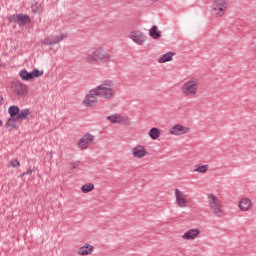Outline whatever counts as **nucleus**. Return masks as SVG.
I'll use <instances>...</instances> for the list:
<instances>
[{
    "mask_svg": "<svg viewBox=\"0 0 256 256\" xmlns=\"http://www.w3.org/2000/svg\"><path fill=\"white\" fill-rule=\"evenodd\" d=\"M115 95V83L111 80H104L100 85L89 90L82 103L84 107H97L99 97L111 101Z\"/></svg>",
    "mask_w": 256,
    "mask_h": 256,
    "instance_id": "nucleus-1",
    "label": "nucleus"
},
{
    "mask_svg": "<svg viewBox=\"0 0 256 256\" xmlns=\"http://www.w3.org/2000/svg\"><path fill=\"white\" fill-rule=\"evenodd\" d=\"M111 61V54L104 48H95L85 57V62L88 65H99V63H109Z\"/></svg>",
    "mask_w": 256,
    "mask_h": 256,
    "instance_id": "nucleus-2",
    "label": "nucleus"
},
{
    "mask_svg": "<svg viewBox=\"0 0 256 256\" xmlns=\"http://www.w3.org/2000/svg\"><path fill=\"white\" fill-rule=\"evenodd\" d=\"M199 78L190 77L181 87V93L184 97H196L199 93Z\"/></svg>",
    "mask_w": 256,
    "mask_h": 256,
    "instance_id": "nucleus-3",
    "label": "nucleus"
},
{
    "mask_svg": "<svg viewBox=\"0 0 256 256\" xmlns=\"http://www.w3.org/2000/svg\"><path fill=\"white\" fill-rule=\"evenodd\" d=\"M207 203H208L210 213H212L214 217L221 219L224 215V211H223V203H221V200L219 199V197H217V195L213 193H210L208 194Z\"/></svg>",
    "mask_w": 256,
    "mask_h": 256,
    "instance_id": "nucleus-4",
    "label": "nucleus"
},
{
    "mask_svg": "<svg viewBox=\"0 0 256 256\" xmlns=\"http://www.w3.org/2000/svg\"><path fill=\"white\" fill-rule=\"evenodd\" d=\"M9 23H16L19 27L31 23V17L27 14H12L7 17Z\"/></svg>",
    "mask_w": 256,
    "mask_h": 256,
    "instance_id": "nucleus-5",
    "label": "nucleus"
},
{
    "mask_svg": "<svg viewBox=\"0 0 256 256\" xmlns=\"http://www.w3.org/2000/svg\"><path fill=\"white\" fill-rule=\"evenodd\" d=\"M227 0H214L213 2V11L214 15L217 18H221L227 13V7H228Z\"/></svg>",
    "mask_w": 256,
    "mask_h": 256,
    "instance_id": "nucleus-6",
    "label": "nucleus"
},
{
    "mask_svg": "<svg viewBox=\"0 0 256 256\" xmlns=\"http://www.w3.org/2000/svg\"><path fill=\"white\" fill-rule=\"evenodd\" d=\"M174 195L177 207H180V209H185L189 205V200H187V195L185 192L176 188L174 190Z\"/></svg>",
    "mask_w": 256,
    "mask_h": 256,
    "instance_id": "nucleus-7",
    "label": "nucleus"
},
{
    "mask_svg": "<svg viewBox=\"0 0 256 256\" xmlns=\"http://www.w3.org/2000/svg\"><path fill=\"white\" fill-rule=\"evenodd\" d=\"M107 121L119 125H131V118H129V116H121V114H113L111 116H107Z\"/></svg>",
    "mask_w": 256,
    "mask_h": 256,
    "instance_id": "nucleus-8",
    "label": "nucleus"
},
{
    "mask_svg": "<svg viewBox=\"0 0 256 256\" xmlns=\"http://www.w3.org/2000/svg\"><path fill=\"white\" fill-rule=\"evenodd\" d=\"M94 142L95 136L87 133L78 141V147L83 151L85 149H89V146L93 145Z\"/></svg>",
    "mask_w": 256,
    "mask_h": 256,
    "instance_id": "nucleus-9",
    "label": "nucleus"
},
{
    "mask_svg": "<svg viewBox=\"0 0 256 256\" xmlns=\"http://www.w3.org/2000/svg\"><path fill=\"white\" fill-rule=\"evenodd\" d=\"M188 133H191V129L181 124H176L170 128V135H175L176 137L187 135Z\"/></svg>",
    "mask_w": 256,
    "mask_h": 256,
    "instance_id": "nucleus-10",
    "label": "nucleus"
},
{
    "mask_svg": "<svg viewBox=\"0 0 256 256\" xmlns=\"http://www.w3.org/2000/svg\"><path fill=\"white\" fill-rule=\"evenodd\" d=\"M129 39L136 43V45H143L147 41V36L139 30L132 31L129 34Z\"/></svg>",
    "mask_w": 256,
    "mask_h": 256,
    "instance_id": "nucleus-11",
    "label": "nucleus"
},
{
    "mask_svg": "<svg viewBox=\"0 0 256 256\" xmlns=\"http://www.w3.org/2000/svg\"><path fill=\"white\" fill-rule=\"evenodd\" d=\"M147 155V149L143 145H136L132 148V157H134V159H144Z\"/></svg>",
    "mask_w": 256,
    "mask_h": 256,
    "instance_id": "nucleus-12",
    "label": "nucleus"
},
{
    "mask_svg": "<svg viewBox=\"0 0 256 256\" xmlns=\"http://www.w3.org/2000/svg\"><path fill=\"white\" fill-rule=\"evenodd\" d=\"M199 235H201V230H199L197 228H193V229L186 231L182 235V239L184 241H195V239H197V237H199Z\"/></svg>",
    "mask_w": 256,
    "mask_h": 256,
    "instance_id": "nucleus-13",
    "label": "nucleus"
},
{
    "mask_svg": "<svg viewBox=\"0 0 256 256\" xmlns=\"http://www.w3.org/2000/svg\"><path fill=\"white\" fill-rule=\"evenodd\" d=\"M13 88L16 95H20V96L27 95V85L23 84V82H19V81L14 82Z\"/></svg>",
    "mask_w": 256,
    "mask_h": 256,
    "instance_id": "nucleus-14",
    "label": "nucleus"
},
{
    "mask_svg": "<svg viewBox=\"0 0 256 256\" xmlns=\"http://www.w3.org/2000/svg\"><path fill=\"white\" fill-rule=\"evenodd\" d=\"M94 251H95V247H93V245L84 244L82 247H80L77 250V254L81 256H87V255H92Z\"/></svg>",
    "mask_w": 256,
    "mask_h": 256,
    "instance_id": "nucleus-15",
    "label": "nucleus"
},
{
    "mask_svg": "<svg viewBox=\"0 0 256 256\" xmlns=\"http://www.w3.org/2000/svg\"><path fill=\"white\" fill-rule=\"evenodd\" d=\"M253 207V202L249 198H242L239 202V208L241 211H249Z\"/></svg>",
    "mask_w": 256,
    "mask_h": 256,
    "instance_id": "nucleus-16",
    "label": "nucleus"
},
{
    "mask_svg": "<svg viewBox=\"0 0 256 256\" xmlns=\"http://www.w3.org/2000/svg\"><path fill=\"white\" fill-rule=\"evenodd\" d=\"M60 41H63V36H50L44 38L42 43L43 45H56V43H59Z\"/></svg>",
    "mask_w": 256,
    "mask_h": 256,
    "instance_id": "nucleus-17",
    "label": "nucleus"
},
{
    "mask_svg": "<svg viewBox=\"0 0 256 256\" xmlns=\"http://www.w3.org/2000/svg\"><path fill=\"white\" fill-rule=\"evenodd\" d=\"M17 123H20L17 117L10 116L4 127L5 129H9V131H13V129L17 128Z\"/></svg>",
    "mask_w": 256,
    "mask_h": 256,
    "instance_id": "nucleus-18",
    "label": "nucleus"
},
{
    "mask_svg": "<svg viewBox=\"0 0 256 256\" xmlns=\"http://www.w3.org/2000/svg\"><path fill=\"white\" fill-rule=\"evenodd\" d=\"M81 165V162L74 161V162H68L66 173L69 175V177H73V173H75L76 167H79Z\"/></svg>",
    "mask_w": 256,
    "mask_h": 256,
    "instance_id": "nucleus-19",
    "label": "nucleus"
},
{
    "mask_svg": "<svg viewBox=\"0 0 256 256\" xmlns=\"http://www.w3.org/2000/svg\"><path fill=\"white\" fill-rule=\"evenodd\" d=\"M29 115H31V111L25 108L19 111L18 115L16 116V119L21 123L22 121H25V119H27Z\"/></svg>",
    "mask_w": 256,
    "mask_h": 256,
    "instance_id": "nucleus-20",
    "label": "nucleus"
},
{
    "mask_svg": "<svg viewBox=\"0 0 256 256\" xmlns=\"http://www.w3.org/2000/svg\"><path fill=\"white\" fill-rule=\"evenodd\" d=\"M173 57H175V52H168L158 58V63H168L169 61L173 60Z\"/></svg>",
    "mask_w": 256,
    "mask_h": 256,
    "instance_id": "nucleus-21",
    "label": "nucleus"
},
{
    "mask_svg": "<svg viewBox=\"0 0 256 256\" xmlns=\"http://www.w3.org/2000/svg\"><path fill=\"white\" fill-rule=\"evenodd\" d=\"M41 75H43V71H40L39 69H34L32 72H28L26 81H30V79L41 77Z\"/></svg>",
    "mask_w": 256,
    "mask_h": 256,
    "instance_id": "nucleus-22",
    "label": "nucleus"
},
{
    "mask_svg": "<svg viewBox=\"0 0 256 256\" xmlns=\"http://www.w3.org/2000/svg\"><path fill=\"white\" fill-rule=\"evenodd\" d=\"M150 37L152 39H160L161 38V31H159V28L157 26H152V28L149 31Z\"/></svg>",
    "mask_w": 256,
    "mask_h": 256,
    "instance_id": "nucleus-23",
    "label": "nucleus"
},
{
    "mask_svg": "<svg viewBox=\"0 0 256 256\" xmlns=\"http://www.w3.org/2000/svg\"><path fill=\"white\" fill-rule=\"evenodd\" d=\"M149 137L156 141L159 137H161V130L159 128L153 127L149 131Z\"/></svg>",
    "mask_w": 256,
    "mask_h": 256,
    "instance_id": "nucleus-24",
    "label": "nucleus"
},
{
    "mask_svg": "<svg viewBox=\"0 0 256 256\" xmlns=\"http://www.w3.org/2000/svg\"><path fill=\"white\" fill-rule=\"evenodd\" d=\"M19 111H21L19 106L12 105L8 108V114L10 117H17L19 115Z\"/></svg>",
    "mask_w": 256,
    "mask_h": 256,
    "instance_id": "nucleus-25",
    "label": "nucleus"
},
{
    "mask_svg": "<svg viewBox=\"0 0 256 256\" xmlns=\"http://www.w3.org/2000/svg\"><path fill=\"white\" fill-rule=\"evenodd\" d=\"M207 171H209V165H196L195 169H194V173H202L205 174L207 173Z\"/></svg>",
    "mask_w": 256,
    "mask_h": 256,
    "instance_id": "nucleus-26",
    "label": "nucleus"
},
{
    "mask_svg": "<svg viewBox=\"0 0 256 256\" xmlns=\"http://www.w3.org/2000/svg\"><path fill=\"white\" fill-rule=\"evenodd\" d=\"M80 189L82 193H91V191H94L95 185L93 183L84 184Z\"/></svg>",
    "mask_w": 256,
    "mask_h": 256,
    "instance_id": "nucleus-27",
    "label": "nucleus"
},
{
    "mask_svg": "<svg viewBox=\"0 0 256 256\" xmlns=\"http://www.w3.org/2000/svg\"><path fill=\"white\" fill-rule=\"evenodd\" d=\"M33 13H41V4L35 3L31 6Z\"/></svg>",
    "mask_w": 256,
    "mask_h": 256,
    "instance_id": "nucleus-28",
    "label": "nucleus"
},
{
    "mask_svg": "<svg viewBox=\"0 0 256 256\" xmlns=\"http://www.w3.org/2000/svg\"><path fill=\"white\" fill-rule=\"evenodd\" d=\"M10 167H13V169H17V167H21V162L17 159H12L10 161Z\"/></svg>",
    "mask_w": 256,
    "mask_h": 256,
    "instance_id": "nucleus-29",
    "label": "nucleus"
},
{
    "mask_svg": "<svg viewBox=\"0 0 256 256\" xmlns=\"http://www.w3.org/2000/svg\"><path fill=\"white\" fill-rule=\"evenodd\" d=\"M27 70L23 69V70H20L19 72V77L20 79H22V81H27Z\"/></svg>",
    "mask_w": 256,
    "mask_h": 256,
    "instance_id": "nucleus-30",
    "label": "nucleus"
},
{
    "mask_svg": "<svg viewBox=\"0 0 256 256\" xmlns=\"http://www.w3.org/2000/svg\"><path fill=\"white\" fill-rule=\"evenodd\" d=\"M33 173V170L28 169L26 172L22 173V177H25V175H31Z\"/></svg>",
    "mask_w": 256,
    "mask_h": 256,
    "instance_id": "nucleus-31",
    "label": "nucleus"
},
{
    "mask_svg": "<svg viewBox=\"0 0 256 256\" xmlns=\"http://www.w3.org/2000/svg\"><path fill=\"white\" fill-rule=\"evenodd\" d=\"M3 101H5V98H3V96L0 95V105H3Z\"/></svg>",
    "mask_w": 256,
    "mask_h": 256,
    "instance_id": "nucleus-32",
    "label": "nucleus"
},
{
    "mask_svg": "<svg viewBox=\"0 0 256 256\" xmlns=\"http://www.w3.org/2000/svg\"><path fill=\"white\" fill-rule=\"evenodd\" d=\"M0 127H3V120L0 119Z\"/></svg>",
    "mask_w": 256,
    "mask_h": 256,
    "instance_id": "nucleus-33",
    "label": "nucleus"
},
{
    "mask_svg": "<svg viewBox=\"0 0 256 256\" xmlns=\"http://www.w3.org/2000/svg\"><path fill=\"white\" fill-rule=\"evenodd\" d=\"M152 1H155V2H156V1H159V0H152Z\"/></svg>",
    "mask_w": 256,
    "mask_h": 256,
    "instance_id": "nucleus-34",
    "label": "nucleus"
}]
</instances>
